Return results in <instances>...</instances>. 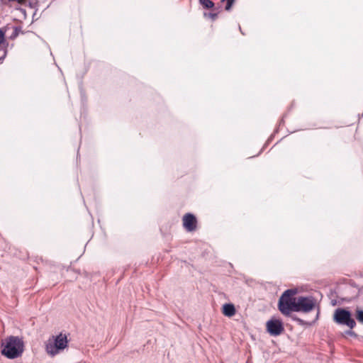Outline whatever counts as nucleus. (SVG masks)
<instances>
[{
	"label": "nucleus",
	"instance_id": "obj_1",
	"mask_svg": "<svg viewBox=\"0 0 363 363\" xmlns=\"http://www.w3.org/2000/svg\"><path fill=\"white\" fill-rule=\"evenodd\" d=\"M1 354L9 359H16L23 352L24 343L21 338L17 336H9L2 342Z\"/></svg>",
	"mask_w": 363,
	"mask_h": 363
},
{
	"label": "nucleus",
	"instance_id": "obj_2",
	"mask_svg": "<svg viewBox=\"0 0 363 363\" xmlns=\"http://www.w3.org/2000/svg\"><path fill=\"white\" fill-rule=\"evenodd\" d=\"M68 345L66 335L62 333L57 336H52L45 342V350L51 357H54L65 350Z\"/></svg>",
	"mask_w": 363,
	"mask_h": 363
},
{
	"label": "nucleus",
	"instance_id": "obj_3",
	"mask_svg": "<svg viewBox=\"0 0 363 363\" xmlns=\"http://www.w3.org/2000/svg\"><path fill=\"white\" fill-rule=\"evenodd\" d=\"M296 291L293 289L286 290L279 300V309L284 315H289L291 311H295L297 298L294 297Z\"/></svg>",
	"mask_w": 363,
	"mask_h": 363
},
{
	"label": "nucleus",
	"instance_id": "obj_4",
	"mask_svg": "<svg viewBox=\"0 0 363 363\" xmlns=\"http://www.w3.org/2000/svg\"><path fill=\"white\" fill-rule=\"evenodd\" d=\"M334 321L339 324L346 325L350 329L355 327L356 323L352 318L351 313L345 308H337L333 315Z\"/></svg>",
	"mask_w": 363,
	"mask_h": 363
},
{
	"label": "nucleus",
	"instance_id": "obj_5",
	"mask_svg": "<svg viewBox=\"0 0 363 363\" xmlns=\"http://www.w3.org/2000/svg\"><path fill=\"white\" fill-rule=\"evenodd\" d=\"M316 306V301L312 296L297 297L295 312L309 313Z\"/></svg>",
	"mask_w": 363,
	"mask_h": 363
},
{
	"label": "nucleus",
	"instance_id": "obj_6",
	"mask_svg": "<svg viewBox=\"0 0 363 363\" xmlns=\"http://www.w3.org/2000/svg\"><path fill=\"white\" fill-rule=\"evenodd\" d=\"M267 329L268 333L273 336L279 335L284 330L281 320L273 319L267 322Z\"/></svg>",
	"mask_w": 363,
	"mask_h": 363
},
{
	"label": "nucleus",
	"instance_id": "obj_7",
	"mask_svg": "<svg viewBox=\"0 0 363 363\" xmlns=\"http://www.w3.org/2000/svg\"><path fill=\"white\" fill-rule=\"evenodd\" d=\"M183 225L189 232L194 230L196 228V219L191 213H186L183 217Z\"/></svg>",
	"mask_w": 363,
	"mask_h": 363
},
{
	"label": "nucleus",
	"instance_id": "obj_8",
	"mask_svg": "<svg viewBox=\"0 0 363 363\" xmlns=\"http://www.w3.org/2000/svg\"><path fill=\"white\" fill-rule=\"evenodd\" d=\"M223 313L227 317H232L235 314V308L232 303H225L223 306Z\"/></svg>",
	"mask_w": 363,
	"mask_h": 363
},
{
	"label": "nucleus",
	"instance_id": "obj_9",
	"mask_svg": "<svg viewBox=\"0 0 363 363\" xmlns=\"http://www.w3.org/2000/svg\"><path fill=\"white\" fill-rule=\"evenodd\" d=\"M200 4L206 9H211L214 6V4L211 0H199Z\"/></svg>",
	"mask_w": 363,
	"mask_h": 363
},
{
	"label": "nucleus",
	"instance_id": "obj_10",
	"mask_svg": "<svg viewBox=\"0 0 363 363\" xmlns=\"http://www.w3.org/2000/svg\"><path fill=\"white\" fill-rule=\"evenodd\" d=\"M356 318L357 320L363 324V311L357 309L356 311Z\"/></svg>",
	"mask_w": 363,
	"mask_h": 363
},
{
	"label": "nucleus",
	"instance_id": "obj_11",
	"mask_svg": "<svg viewBox=\"0 0 363 363\" xmlns=\"http://www.w3.org/2000/svg\"><path fill=\"white\" fill-rule=\"evenodd\" d=\"M5 42V33L0 29V45Z\"/></svg>",
	"mask_w": 363,
	"mask_h": 363
},
{
	"label": "nucleus",
	"instance_id": "obj_12",
	"mask_svg": "<svg viewBox=\"0 0 363 363\" xmlns=\"http://www.w3.org/2000/svg\"><path fill=\"white\" fill-rule=\"evenodd\" d=\"M345 334L348 335H356L355 333L352 330H347L345 332Z\"/></svg>",
	"mask_w": 363,
	"mask_h": 363
},
{
	"label": "nucleus",
	"instance_id": "obj_13",
	"mask_svg": "<svg viewBox=\"0 0 363 363\" xmlns=\"http://www.w3.org/2000/svg\"><path fill=\"white\" fill-rule=\"evenodd\" d=\"M297 320H298V322H300V323H302V322H303V320H301V319H297Z\"/></svg>",
	"mask_w": 363,
	"mask_h": 363
},
{
	"label": "nucleus",
	"instance_id": "obj_14",
	"mask_svg": "<svg viewBox=\"0 0 363 363\" xmlns=\"http://www.w3.org/2000/svg\"><path fill=\"white\" fill-rule=\"evenodd\" d=\"M3 52H4V54H3V57H4V56H5V52H4V51H3Z\"/></svg>",
	"mask_w": 363,
	"mask_h": 363
},
{
	"label": "nucleus",
	"instance_id": "obj_15",
	"mask_svg": "<svg viewBox=\"0 0 363 363\" xmlns=\"http://www.w3.org/2000/svg\"><path fill=\"white\" fill-rule=\"evenodd\" d=\"M216 14L212 15V17H216Z\"/></svg>",
	"mask_w": 363,
	"mask_h": 363
}]
</instances>
